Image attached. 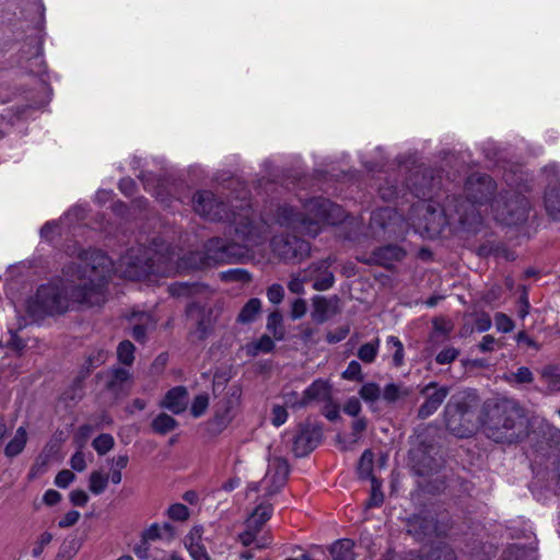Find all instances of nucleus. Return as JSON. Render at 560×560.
<instances>
[{
    "label": "nucleus",
    "mask_w": 560,
    "mask_h": 560,
    "mask_svg": "<svg viewBox=\"0 0 560 560\" xmlns=\"http://www.w3.org/2000/svg\"><path fill=\"white\" fill-rule=\"evenodd\" d=\"M113 261L101 250H88L66 266L62 278L43 284L27 303L36 318L66 313L71 304L98 306L105 303Z\"/></svg>",
    "instance_id": "obj_1"
},
{
    "label": "nucleus",
    "mask_w": 560,
    "mask_h": 560,
    "mask_svg": "<svg viewBox=\"0 0 560 560\" xmlns=\"http://www.w3.org/2000/svg\"><path fill=\"white\" fill-rule=\"evenodd\" d=\"M478 396L472 390L454 394L444 408L446 428L458 438H468L482 430L483 434L497 443H514L521 438L517 422L520 409L505 399L487 400L480 412Z\"/></svg>",
    "instance_id": "obj_2"
},
{
    "label": "nucleus",
    "mask_w": 560,
    "mask_h": 560,
    "mask_svg": "<svg viewBox=\"0 0 560 560\" xmlns=\"http://www.w3.org/2000/svg\"><path fill=\"white\" fill-rule=\"evenodd\" d=\"M235 240L229 242L219 237L210 240L206 244V253H189L182 257L175 272H185L202 268L211 264H230L241 261L247 255L250 247L261 244L269 234V225L260 221L253 230L245 231L247 224L252 223L248 215L244 220L235 218Z\"/></svg>",
    "instance_id": "obj_3"
},
{
    "label": "nucleus",
    "mask_w": 560,
    "mask_h": 560,
    "mask_svg": "<svg viewBox=\"0 0 560 560\" xmlns=\"http://www.w3.org/2000/svg\"><path fill=\"white\" fill-rule=\"evenodd\" d=\"M343 219V209L324 198L306 201L301 213L295 212L291 207H281L277 217L280 225L308 236H316L325 225L338 224Z\"/></svg>",
    "instance_id": "obj_4"
},
{
    "label": "nucleus",
    "mask_w": 560,
    "mask_h": 560,
    "mask_svg": "<svg viewBox=\"0 0 560 560\" xmlns=\"http://www.w3.org/2000/svg\"><path fill=\"white\" fill-rule=\"evenodd\" d=\"M495 183L486 174L470 175L464 187L465 199H455L457 206L456 213L458 214V225L467 232H478L482 218L477 209L478 206H483L492 200L495 190Z\"/></svg>",
    "instance_id": "obj_5"
},
{
    "label": "nucleus",
    "mask_w": 560,
    "mask_h": 560,
    "mask_svg": "<svg viewBox=\"0 0 560 560\" xmlns=\"http://www.w3.org/2000/svg\"><path fill=\"white\" fill-rule=\"evenodd\" d=\"M194 209L198 214L211 221L232 220V222H234L235 218L237 220H244L245 215H248L252 223L247 224V228L244 229L246 232L253 230V228L260 221L267 224L264 219L254 214L252 208L248 205H246V207L242 206L240 212H232V214H230L226 211V206L222 201H218L214 195L208 190L199 191L195 195ZM233 225L235 226V223H233Z\"/></svg>",
    "instance_id": "obj_6"
},
{
    "label": "nucleus",
    "mask_w": 560,
    "mask_h": 560,
    "mask_svg": "<svg viewBox=\"0 0 560 560\" xmlns=\"http://www.w3.org/2000/svg\"><path fill=\"white\" fill-rule=\"evenodd\" d=\"M493 217L505 225H518L527 220L529 211L528 200L520 195L509 197L500 195L490 205Z\"/></svg>",
    "instance_id": "obj_7"
},
{
    "label": "nucleus",
    "mask_w": 560,
    "mask_h": 560,
    "mask_svg": "<svg viewBox=\"0 0 560 560\" xmlns=\"http://www.w3.org/2000/svg\"><path fill=\"white\" fill-rule=\"evenodd\" d=\"M456 208H459L454 199L446 207H440L434 202L422 201L415 211L423 218V229L430 234H439L446 225L458 223Z\"/></svg>",
    "instance_id": "obj_8"
},
{
    "label": "nucleus",
    "mask_w": 560,
    "mask_h": 560,
    "mask_svg": "<svg viewBox=\"0 0 560 560\" xmlns=\"http://www.w3.org/2000/svg\"><path fill=\"white\" fill-rule=\"evenodd\" d=\"M118 270L122 277L139 280L150 273L163 272L154 267L150 250L143 246L130 248L119 260Z\"/></svg>",
    "instance_id": "obj_9"
},
{
    "label": "nucleus",
    "mask_w": 560,
    "mask_h": 560,
    "mask_svg": "<svg viewBox=\"0 0 560 560\" xmlns=\"http://www.w3.org/2000/svg\"><path fill=\"white\" fill-rule=\"evenodd\" d=\"M271 514L272 506L270 504H259L246 520L245 529L238 535L240 542L245 547L254 542L258 548L268 546L269 541L265 537L259 538L257 535Z\"/></svg>",
    "instance_id": "obj_10"
},
{
    "label": "nucleus",
    "mask_w": 560,
    "mask_h": 560,
    "mask_svg": "<svg viewBox=\"0 0 560 560\" xmlns=\"http://www.w3.org/2000/svg\"><path fill=\"white\" fill-rule=\"evenodd\" d=\"M289 475V464L282 457H273L269 459L268 469L259 483L249 485L250 491H258L261 487L268 495L277 493L287 481Z\"/></svg>",
    "instance_id": "obj_11"
},
{
    "label": "nucleus",
    "mask_w": 560,
    "mask_h": 560,
    "mask_svg": "<svg viewBox=\"0 0 560 560\" xmlns=\"http://www.w3.org/2000/svg\"><path fill=\"white\" fill-rule=\"evenodd\" d=\"M275 255L282 260H302L311 252L310 244L296 236H275L271 241Z\"/></svg>",
    "instance_id": "obj_12"
},
{
    "label": "nucleus",
    "mask_w": 560,
    "mask_h": 560,
    "mask_svg": "<svg viewBox=\"0 0 560 560\" xmlns=\"http://www.w3.org/2000/svg\"><path fill=\"white\" fill-rule=\"evenodd\" d=\"M323 438L322 428L318 425H301L299 433L293 439L292 451L296 457H303L314 451Z\"/></svg>",
    "instance_id": "obj_13"
},
{
    "label": "nucleus",
    "mask_w": 560,
    "mask_h": 560,
    "mask_svg": "<svg viewBox=\"0 0 560 560\" xmlns=\"http://www.w3.org/2000/svg\"><path fill=\"white\" fill-rule=\"evenodd\" d=\"M421 394L425 396V400L418 410V417L427 419L444 402L450 394V387L439 386L438 383L431 382L422 388Z\"/></svg>",
    "instance_id": "obj_14"
},
{
    "label": "nucleus",
    "mask_w": 560,
    "mask_h": 560,
    "mask_svg": "<svg viewBox=\"0 0 560 560\" xmlns=\"http://www.w3.org/2000/svg\"><path fill=\"white\" fill-rule=\"evenodd\" d=\"M334 260L330 258L312 264L308 268L304 269L307 281L313 282V288L316 291H326L335 283V276L330 270Z\"/></svg>",
    "instance_id": "obj_15"
},
{
    "label": "nucleus",
    "mask_w": 560,
    "mask_h": 560,
    "mask_svg": "<svg viewBox=\"0 0 560 560\" xmlns=\"http://www.w3.org/2000/svg\"><path fill=\"white\" fill-rule=\"evenodd\" d=\"M404 219L397 213L395 209L382 208L373 212L371 218V226L380 228L389 233H396L401 229Z\"/></svg>",
    "instance_id": "obj_16"
},
{
    "label": "nucleus",
    "mask_w": 560,
    "mask_h": 560,
    "mask_svg": "<svg viewBox=\"0 0 560 560\" xmlns=\"http://www.w3.org/2000/svg\"><path fill=\"white\" fill-rule=\"evenodd\" d=\"M306 406L313 402H325L332 397L331 385L323 378L315 380L310 386L303 390Z\"/></svg>",
    "instance_id": "obj_17"
},
{
    "label": "nucleus",
    "mask_w": 560,
    "mask_h": 560,
    "mask_svg": "<svg viewBox=\"0 0 560 560\" xmlns=\"http://www.w3.org/2000/svg\"><path fill=\"white\" fill-rule=\"evenodd\" d=\"M188 392L184 386H176L170 389L161 402V407L179 415L186 410Z\"/></svg>",
    "instance_id": "obj_18"
},
{
    "label": "nucleus",
    "mask_w": 560,
    "mask_h": 560,
    "mask_svg": "<svg viewBox=\"0 0 560 560\" xmlns=\"http://www.w3.org/2000/svg\"><path fill=\"white\" fill-rule=\"evenodd\" d=\"M132 319L135 320L132 327L133 339L138 342H144L147 332L155 328L156 322L145 312L133 313Z\"/></svg>",
    "instance_id": "obj_19"
},
{
    "label": "nucleus",
    "mask_w": 560,
    "mask_h": 560,
    "mask_svg": "<svg viewBox=\"0 0 560 560\" xmlns=\"http://www.w3.org/2000/svg\"><path fill=\"white\" fill-rule=\"evenodd\" d=\"M240 394L238 390H234L232 397L226 401H222L221 406L215 411L214 423L219 427H226L234 417V409L238 402Z\"/></svg>",
    "instance_id": "obj_20"
},
{
    "label": "nucleus",
    "mask_w": 560,
    "mask_h": 560,
    "mask_svg": "<svg viewBox=\"0 0 560 560\" xmlns=\"http://www.w3.org/2000/svg\"><path fill=\"white\" fill-rule=\"evenodd\" d=\"M404 257V252L394 245L380 247L373 252L371 260L377 265L388 267L393 261L400 260Z\"/></svg>",
    "instance_id": "obj_21"
},
{
    "label": "nucleus",
    "mask_w": 560,
    "mask_h": 560,
    "mask_svg": "<svg viewBox=\"0 0 560 560\" xmlns=\"http://www.w3.org/2000/svg\"><path fill=\"white\" fill-rule=\"evenodd\" d=\"M545 206L546 210L555 219H560V179L557 178L555 182L548 185L545 192Z\"/></svg>",
    "instance_id": "obj_22"
},
{
    "label": "nucleus",
    "mask_w": 560,
    "mask_h": 560,
    "mask_svg": "<svg viewBox=\"0 0 560 560\" xmlns=\"http://www.w3.org/2000/svg\"><path fill=\"white\" fill-rule=\"evenodd\" d=\"M354 541L351 539H339L335 541L330 548L329 552L331 555L332 560H355V553L353 551Z\"/></svg>",
    "instance_id": "obj_23"
},
{
    "label": "nucleus",
    "mask_w": 560,
    "mask_h": 560,
    "mask_svg": "<svg viewBox=\"0 0 560 560\" xmlns=\"http://www.w3.org/2000/svg\"><path fill=\"white\" fill-rule=\"evenodd\" d=\"M27 442V432L25 427H19L12 440L7 444L4 454L7 457L13 458L21 454Z\"/></svg>",
    "instance_id": "obj_24"
},
{
    "label": "nucleus",
    "mask_w": 560,
    "mask_h": 560,
    "mask_svg": "<svg viewBox=\"0 0 560 560\" xmlns=\"http://www.w3.org/2000/svg\"><path fill=\"white\" fill-rule=\"evenodd\" d=\"M202 533L203 529L201 526H194L186 535L184 544L190 557L206 550L202 545Z\"/></svg>",
    "instance_id": "obj_25"
},
{
    "label": "nucleus",
    "mask_w": 560,
    "mask_h": 560,
    "mask_svg": "<svg viewBox=\"0 0 560 560\" xmlns=\"http://www.w3.org/2000/svg\"><path fill=\"white\" fill-rule=\"evenodd\" d=\"M275 342L267 336H261L258 340L247 343L244 350L248 357H257L260 353H269L273 350Z\"/></svg>",
    "instance_id": "obj_26"
},
{
    "label": "nucleus",
    "mask_w": 560,
    "mask_h": 560,
    "mask_svg": "<svg viewBox=\"0 0 560 560\" xmlns=\"http://www.w3.org/2000/svg\"><path fill=\"white\" fill-rule=\"evenodd\" d=\"M178 425V422L167 413H159L151 423L152 430L161 435H165L174 431Z\"/></svg>",
    "instance_id": "obj_27"
},
{
    "label": "nucleus",
    "mask_w": 560,
    "mask_h": 560,
    "mask_svg": "<svg viewBox=\"0 0 560 560\" xmlns=\"http://www.w3.org/2000/svg\"><path fill=\"white\" fill-rule=\"evenodd\" d=\"M410 394V392L398 384L389 383L382 389V398L387 404H395L398 400L407 397Z\"/></svg>",
    "instance_id": "obj_28"
},
{
    "label": "nucleus",
    "mask_w": 560,
    "mask_h": 560,
    "mask_svg": "<svg viewBox=\"0 0 560 560\" xmlns=\"http://www.w3.org/2000/svg\"><path fill=\"white\" fill-rule=\"evenodd\" d=\"M314 313L313 317L318 323H323L328 318L330 312L334 311L332 301L327 300L324 296H315L313 299Z\"/></svg>",
    "instance_id": "obj_29"
},
{
    "label": "nucleus",
    "mask_w": 560,
    "mask_h": 560,
    "mask_svg": "<svg viewBox=\"0 0 560 560\" xmlns=\"http://www.w3.org/2000/svg\"><path fill=\"white\" fill-rule=\"evenodd\" d=\"M540 376L550 392H560V370L558 366H545L540 372Z\"/></svg>",
    "instance_id": "obj_30"
},
{
    "label": "nucleus",
    "mask_w": 560,
    "mask_h": 560,
    "mask_svg": "<svg viewBox=\"0 0 560 560\" xmlns=\"http://www.w3.org/2000/svg\"><path fill=\"white\" fill-rule=\"evenodd\" d=\"M260 310L261 301L257 298H253L243 306L237 316V320L243 324L250 323L255 319Z\"/></svg>",
    "instance_id": "obj_31"
},
{
    "label": "nucleus",
    "mask_w": 560,
    "mask_h": 560,
    "mask_svg": "<svg viewBox=\"0 0 560 560\" xmlns=\"http://www.w3.org/2000/svg\"><path fill=\"white\" fill-rule=\"evenodd\" d=\"M380 343V338H375L370 342L363 343L358 350V358L364 363H373L377 357Z\"/></svg>",
    "instance_id": "obj_32"
},
{
    "label": "nucleus",
    "mask_w": 560,
    "mask_h": 560,
    "mask_svg": "<svg viewBox=\"0 0 560 560\" xmlns=\"http://www.w3.org/2000/svg\"><path fill=\"white\" fill-rule=\"evenodd\" d=\"M108 483V476L100 470H94L90 474L89 490L98 495L103 493Z\"/></svg>",
    "instance_id": "obj_33"
},
{
    "label": "nucleus",
    "mask_w": 560,
    "mask_h": 560,
    "mask_svg": "<svg viewBox=\"0 0 560 560\" xmlns=\"http://www.w3.org/2000/svg\"><path fill=\"white\" fill-rule=\"evenodd\" d=\"M281 397L285 408L294 410L307 408L303 393L299 394L295 390H284Z\"/></svg>",
    "instance_id": "obj_34"
},
{
    "label": "nucleus",
    "mask_w": 560,
    "mask_h": 560,
    "mask_svg": "<svg viewBox=\"0 0 560 560\" xmlns=\"http://www.w3.org/2000/svg\"><path fill=\"white\" fill-rule=\"evenodd\" d=\"M267 329L272 334L275 339L282 340L284 338L282 315L279 312H272L269 314L267 319Z\"/></svg>",
    "instance_id": "obj_35"
},
{
    "label": "nucleus",
    "mask_w": 560,
    "mask_h": 560,
    "mask_svg": "<svg viewBox=\"0 0 560 560\" xmlns=\"http://www.w3.org/2000/svg\"><path fill=\"white\" fill-rule=\"evenodd\" d=\"M386 346L389 350H393V364L399 368L404 364V346L402 342L396 336H388L386 339Z\"/></svg>",
    "instance_id": "obj_36"
},
{
    "label": "nucleus",
    "mask_w": 560,
    "mask_h": 560,
    "mask_svg": "<svg viewBox=\"0 0 560 560\" xmlns=\"http://www.w3.org/2000/svg\"><path fill=\"white\" fill-rule=\"evenodd\" d=\"M381 394V387L373 382L365 383L359 392L360 397L366 402H375L380 399Z\"/></svg>",
    "instance_id": "obj_37"
},
{
    "label": "nucleus",
    "mask_w": 560,
    "mask_h": 560,
    "mask_svg": "<svg viewBox=\"0 0 560 560\" xmlns=\"http://www.w3.org/2000/svg\"><path fill=\"white\" fill-rule=\"evenodd\" d=\"M54 535L49 532L42 533L33 544L31 555L33 558L38 559L42 557L45 548L52 541Z\"/></svg>",
    "instance_id": "obj_38"
},
{
    "label": "nucleus",
    "mask_w": 560,
    "mask_h": 560,
    "mask_svg": "<svg viewBox=\"0 0 560 560\" xmlns=\"http://www.w3.org/2000/svg\"><path fill=\"white\" fill-rule=\"evenodd\" d=\"M114 438L110 434H100L94 439L92 446L98 455H105L114 447Z\"/></svg>",
    "instance_id": "obj_39"
},
{
    "label": "nucleus",
    "mask_w": 560,
    "mask_h": 560,
    "mask_svg": "<svg viewBox=\"0 0 560 560\" xmlns=\"http://www.w3.org/2000/svg\"><path fill=\"white\" fill-rule=\"evenodd\" d=\"M133 353L135 346L128 340L121 341L117 347L118 360L126 365H130L133 362Z\"/></svg>",
    "instance_id": "obj_40"
},
{
    "label": "nucleus",
    "mask_w": 560,
    "mask_h": 560,
    "mask_svg": "<svg viewBox=\"0 0 560 560\" xmlns=\"http://www.w3.org/2000/svg\"><path fill=\"white\" fill-rule=\"evenodd\" d=\"M209 406V397L207 394L196 396L191 402L190 413L194 418L201 417Z\"/></svg>",
    "instance_id": "obj_41"
},
{
    "label": "nucleus",
    "mask_w": 560,
    "mask_h": 560,
    "mask_svg": "<svg viewBox=\"0 0 560 560\" xmlns=\"http://www.w3.org/2000/svg\"><path fill=\"white\" fill-rule=\"evenodd\" d=\"M196 290L195 285L186 282H176L168 287L170 294L176 298L190 296Z\"/></svg>",
    "instance_id": "obj_42"
},
{
    "label": "nucleus",
    "mask_w": 560,
    "mask_h": 560,
    "mask_svg": "<svg viewBox=\"0 0 560 560\" xmlns=\"http://www.w3.org/2000/svg\"><path fill=\"white\" fill-rule=\"evenodd\" d=\"M308 282L307 277L303 271L292 275L291 280L288 283V289L295 294H303L304 293V283Z\"/></svg>",
    "instance_id": "obj_43"
},
{
    "label": "nucleus",
    "mask_w": 560,
    "mask_h": 560,
    "mask_svg": "<svg viewBox=\"0 0 560 560\" xmlns=\"http://www.w3.org/2000/svg\"><path fill=\"white\" fill-rule=\"evenodd\" d=\"M167 515L173 521H186L189 517V511L185 504L174 503L167 509Z\"/></svg>",
    "instance_id": "obj_44"
},
{
    "label": "nucleus",
    "mask_w": 560,
    "mask_h": 560,
    "mask_svg": "<svg viewBox=\"0 0 560 560\" xmlns=\"http://www.w3.org/2000/svg\"><path fill=\"white\" fill-rule=\"evenodd\" d=\"M428 557L429 560H456L455 552L448 546L434 548Z\"/></svg>",
    "instance_id": "obj_45"
},
{
    "label": "nucleus",
    "mask_w": 560,
    "mask_h": 560,
    "mask_svg": "<svg viewBox=\"0 0 560 560\" xmlns=\"http://www.w3.org/2000/svg\"><path fill=\"white\" fill-rule=\"evenodd\" d=\"M342 377L349 381H360L362 380V369L358 361L352 360L347 369L342 372Z\"/></svg>",
    "instance_id": "obj_46"
},
{
    "label": "nucleus",
    "mask_w": 560,
    "mask_h": 560,
    "mask_svg": "<svg viewBox=\"0 0 560 560\" xmlns=\"http://www.w3.org/2000/svg\"><path fill=\"white\" fill-rule=\"evenodd\" d=\"M141 538L144 539L148 542L156 541L163 538L162 534V527L158 523L151 524L148 528H145L142 534Z\"/></svg>",
    "instance_id": "obj_47"
},
{
    "label": "nucleus",
    "mask_w": 560,
    "mask_h": 560,
    "mask_svg": "<svg viewBox=\"0 0 560 560\" xmlns=\"http://www.w3.org/2000/svg\"><path fill=\"white\" fill-rule=\"evenodd\" d=\"M78 549H79V545L75 539L65 542L60 548V551L57 556V560L71 559L78 552Z\"/></svg>",
    "instance_id": "obj_48"
},
{
    "label": "nucleus",
    "mask_w": 560,
    "mask_h": 560,
    "mask_svg": "<svg viewBox=\"0 0 560 560\" xmlns=\"http://www.w3.org/2000/svg\"><path fill=\"white\" fill-rule=\"evenodd\" d=\"M288 419V411L284 406L275 405L271 410V423L275 427L282 425Z\"/></svg>",
    "instance_id": "obj_49"
},
{
    "label": "nucleus",
    "mask_w": 560,
    "mask_h": 560,
    "mask_svg": "<svg viewBox=\"0 0 560 560\" xmlns=\"http://www.w3.org/2000/svg\"><path fill=\"white\" fill-rule=\"evenodd\" d=\"M494 323H495L497 329L502 332H510L514 328V324H513L512 319L503 313L495 314Z\"/></svg>",
    "instance_id": "obj_50"
},
{
    "label": "nucleus",
    "mask_w": 560,
    "mask_h": 560,
    "mask_svg": "<svg viewBox=\"0 0 560 560\" xmlns=\"http://www.w3.org/2000/svg\"><path fill=\"white\" fill-rule=\"evenodd\" d=\"M322 413L329 420L336 421L340 418V409L339 405L334 402L330 398L328 401H325V405L322 409Z\"/></svg>",
    "instance_id": "obj_51"
},
{
    "label": "nucleus",
    "mask_w": 560,
    "mask_h": 560,
    "mask_svg": "<svg viewBox=\"0 0 560 560\" xmlns=\"http://www.w3.org/2000/svg\"><path fill=\"white\" fill-rule=\"evenodd\" d=\"M459 354V351L454 348V347H450V348H446V349H443L441 350L435 360L439 364H448L451 362H453Z\"/></svg>",
    "instance_id": "obj_52"
},
{
    "label": "nucleus",
    "mask_w": 560,
    "mask_h": 560,
    "mask_svg": "<svg viewBox=\"0 0 560 560\" xmlns=\"http://www.w3.org/2000/svg\"><path fill=\"white\" fill-rule=\"evenodd\" d=\"M284 296V290L282 285L275 283L267 290V298L272 304H280Z\"/></svg>",
    "instance_id": "obj_53"
},
{
    "label": "nucleus",
    "mask_w": 560,
    "mask_h": 560,
    "mask_svg": "<svg viewBox=\"0 0 560 560\" xmlns=\"http://www.w3.org/2000/svg\"><path fill=\"white\" fill-rule=\"evenodd\" d=\"M510 380H514L518 384L532 383L534 377L532 371L526 366H521L511 375Z\"/></svg>",
    "instance_id": "obj_54"
},
{
    "label": "nucleus",
    "mask_w": 560,
    "mask_h": 560,
    "mask_svg": "<svg viewBox=\"0 0 560 560\" xmlns=\"http://www.w3.org/2000/svg\"><path fill=\"white\" fill-rule=\"evenodd\" d=\"M75 476L72 471L65 469L57 474L55 478V483L59 488H67L73 480Z\"/></svg>",
    "instance_id": "obj_55"
},
{
    "label": "nucleus",
    "mask_w": 560,
    "mask_h": 560,
    "mask_svg": "<svg viewBox=\"0 0 560 560\" xmlns=\"http://www.w3.org/2000/svg\"><path fill=\"white\" fill-rule=\"evenodd\" d=\"M306 311H307V305H306L305 300H303V299L295 300L291 306L292 319L302 318L306 314Z\"/></svg>",
    "instance_id": "obj_56"
},
{
    "label": "nucleus",
    "mask_w": 560,
    "mask_h": 560,
    "mask_svg": "<svg viewBox=\"0 0 560 560\" xmlns=\"http://www.w3.org/2000/svg\"><path fill=\"white\" fill-rule=\"evenodd\" d=\"M384 495L380 489V486L376 485V480L372 479V492L368 503V506H378L383 503Z\"/></svg>",
    "instance_id": "obj_57"
},
{
    "label": "nucleus",
    "mask_w": 560,
    "mask_h": 560,
    "mask_svg": "<svg viewBox=\"0 0 560 560\" xmlns=\"http://www.w3.org/2000/svg\"><path fill=\"white\" fill-rule=\"evenodd\" d=\"M80 513L75 510L67 512L63 517L58 522L60 528H68L78 523Z\"/></svg>",
    "instance_id": "obj_58"
},
{
    "label": "nucleus",
    "mask_w": 560,
    "mask_h": 560,
    "mask_svg": "<svg viewBox=\"0 0 560 560\" xmlns=\"http://www.w3.org/2000/svg\"><path fill=\"white\" fill-rule=\"evenodd\" d=\"M89 501V495L84 490L75 489L70 493V502L75 506H84Z\"/></svg>",
    "instance_id": "obj_59"
},
{
    "label": "nucleus",
    "mask_w": 560,
    "mask_h": 560,
    "mask_svg": "<svg viewBox=\"0 0 560 560\" xmlns=\"http://www.w3.org/2000/svg\"><path fill=\"white\" fill-rule=\"evenodd\" d=\"M343 411L351 417H358L361 411L359 399L354 397L348 399L343 406Z\"/></svg>",
    "instance_id": "obj_60"
},
{
    "label": "nucleus",
    "mask_w": 560,
    "mask_h": 560,
    "mask_svg": "<svg viewBox=\"0 0 560 560\" xmlns=\"http://www.w3.org/2000/svg\"><path fill=\"white\" fill-rule=\"evenodd\" d=\"M491 318L488 314L482 313L479 314L475 320V328L479 332H483L490 329L491 327Z\"/></svg>",
    "instance_id": "obj_61"
},
{
    "label": "nucleus",
    "mask_w": 560,
    "mask_h": 560,
    "mask_svg": "<svg viewBox=\"0 0 560 560\" xmlns=\"http://www.w3.org/2000/svg\"><path fill=\"white\" fill-rule=\"evenodd\" d=\"M71 468L77 471H83L86 468L85 457L82 452H77L70 459Z\"/></svg>",
    "instance_id": "obj_62"
},
{
    "label": "nucleus",
    "mask_w": 560,
    "mask_h": 560,
    "mask_svg": "<svg viewBox=\"0 0 560 560\" xmlns=\"http://www.w3.org/2000/svg\"><path fill=\"white\" fill-rule=\"evenodd\" d=\"M368 422L365 418H357L352 423V435L354 441L360 439L362 432L366 430Z\"/></svg>",
    "instance_id": "obj_63"
},
{
    "label": "nucleus",
    "mask_w": 560,
    "mask_h": 560,
    "mask_svg": "<svg viewBox=\"0 0 560 560\" xmlns=\"http://www.w3.org/2000/svg\"><path fill=\"white\" fill-rule=\"evenodd\" d=\"M149 544L150 542L141 538V541L133 547V552L139 559L147 560L149 558Z\"/></svg>",
    "instance_id": "obj_64"
}]
</instances>
